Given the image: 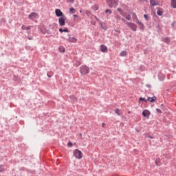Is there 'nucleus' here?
Instances as JSON below:
<instances>
[{"label": "nucleus", "instance_id": "nucleus-1", "mask_svg": "<svg viewBox=\"0 0 176 176\" xmlns=\"http://www.w3.org/2000/svg\"><path fill=\"white\" fill-rule=\"evenodd\" d=\"M106 2L108 6L111 8H116L118 7V5H119V1L118 0H106Z\"/></svg>", "mask_w": 176, "mask_h": 176}, {"label": "nucleus", "instance_id": "nucleus-2", "mask_svg": "<svg viewBox=\"0 0 176 176\" xmlns=\"http://www.w3.org/2000/svg\"><path fill=\"white\" fill-rule=\"evenodd\" d=\"M80 72L81 75H86L90 72V68L87 65H82L80 67Z\"/></svg>", "mask_w": 176, "mask_h": 176}, {"label": "nucleus", "instance_id": "nucleus-3", "mask_svg": "<svg viewBox=\"0 0 176 176\" xmlns=\"http://www.w3.org/2000/svg\"><path fill=\"white\" fill-rule=\"evenodd\" d=\"M73 153L76 159H82L83 157V154L82 153V151H80V150L75 149Z\"/></svg>", "mask_w": 176, "mask_h": 176}, {"label": "nucleus", "instance_id": "nucleus-4", "mask_svg": "<svg viewBox=\"0 0 176 176\" xmlns=\"http://www.w3.org/2000/svg\"><path fill=\"white\" fill-rule=\"evenodd\" d=\"M65 20H67V17H65V16H60L58 19L59 25H60L61 27H63V25H65Z\"/></svg>", "mask_w": 176, "mask_h": 176}, {"label": "nucleus", "instance_id": "nucleus-5", "mask_svg": "<svg viewBox=\"0 0 176 176\" xmlns=\"http://www.w3.org/2000/svg\"><path fill=\"white\" fill-rule=\"evenodd\" d=\"M128 27H129V28H131L132 31H134V32L137 31V25H135V23L130 22L129 23H128Z\"/></svg>", "mask_w": 176, "mask_h": 176}, {"label": "nucleus", "instance_id": "nucleus-6", "mask_svg": "<svg viewBox=\"0 0 176 176\" xmlns=\"http://www.w3.org/2000/svg\"><path fill=\"white\" fill-rule=\"evenodd\" d=\"M55 14L57 17H63L65 16L64 14L61 12V10L60 9H56L55 10Z\"/></svg>", "mask_w": 176, "mask_h": 176}, {"label": "nucleus", "instance_id": "nucleus-7", "mask_svg": "<svg viewBox=\"0 0 176 176\" xmlns=\"http://www.w3.org/2000/svg\"><path fill=\"white\" fill-rule=\"evenodd\" d=\"M137 24H138V27L141 31H144L145 30V26L142 22L140 21V20L137 19Z\"/></svg>", "mask_w": 176, "mask_h": 176}, {"label": "nucleus", "instance_id": "nucleus-8", "mask_svg": "<svg viewBox=\"0 0 176 176\" xmlns=\"http://www.w3.org/2000/svg\"><path fill=\"white\" fill-rule=\"evenodd\" d=\"M67 41L68 42H70V43H76V42H78V38L75 37H69Z\"/></svg>", "mask_w": 176, "mask_h": 176}, {"label": "nucleus", "instance_id": "nucleus-9", "mask_svg": "<svg viewBox=\"0 0 176 176\" xmlns=\"http://www.w3.org/2000/svg\"><path fill=\"white\" fill-rule=\"evenodd\" d=\"M100 50L102 53H107L108 52V47L105 45H101Z\"/></svg>", "mask_w": 176, "mask_h": 176}, {"label": "nucleus", "instance_id": "nucleus-10", "mask_svg": "<svg viewBox=\"0 0 176 176\" xmlns=\"http://www.w3.org/2000/svg\"><path fill=\"white\" fill-rule=\"evenodd\" d=\"M38 14L36 12H32L29 14L28 19L29 20H34V19L36 18Z\"/></svg>", "mask_w": 176, "mask_h": 176}, {"label": "nucleus", "instance_id": "nucleus-11", "mask_svg": "<svg viewBox=\"0 0 176 176\" xmlns=\"http://www.w3.org/2000/svg\"><path fill=\"white\" fill-rule=\"evenodd\" d=\"M142 116L144 117V118H146L149 116H151V111H149V110L148 109H145L142 111Z\"/></svg>", "mask_w": 176, "mask_h": 176}, {"label": "nucleus", "instance_id": "nucleus-12", "mask_svg": "<svg viewBox=\"0 0 176 176\" xmlns=\"http://www.w3.org/2000/svg\"><path fill=\"white\" fill-rule=\"evenodd\" d=\"M162 42H164V43H166L167 45H170V43L171 42V40L168 37L162 38Z\"/></svg>", "mask_w": 176, "mask_h": 176}, {"label": "nucleus", "instance_id": "nucleus-13", "mask_svg": "<svg viewBox=\"0 0 176 176\" xmlns=\"http://www.w3.org/2000/svg\"><path fill=\"white\" fill-rule=\"evenodd\" d=\"M147 100L150 101V102H155V101H156V96L148 97Z\"/></svg>", "mask_w": 176, "mask_h": 176}, {"label": "nucleus", "instance_id": "nucleus-14", "mask_svg": "<svg viewBox=\"0 0 176 176\" xmlns=\"http://www.w3.org/2000/svg\"><path fill=\"white\" fill-rule=\"evenodd\" d=\"M142 102H148V99H146L145 98L140 97L139 98V103Z\"/></svg>", "mask_w": 176, "mask_h": 176}, {"label": "nucleus", "instance_id": "nucleus-15", "mask_svg": "<svg viewBox=\"0 0 176 176\" xmlns=\"http://www.w3.org/2000/svg\"><path fill=\"white\" fill-rule=\"evenodd\" d=\"M59 32H69V30L67 28H65V29L59 28Z\"/></svg>", "mask_w": 176, "mask_h": 176}, {"label": "nucleus", "instance_id": "nucleus-16", "mask_svg": "<svg viewBox=\"0 0 176 176\" xmlns=\"http://www.w3.org/2000/svg\"><path fill=\"white\" fill-rule=\"evenodd\" d=\"M21 28L23 30H25L26 31H30V30H31V26H25V25H23Z\"/></svg>", "mask_w": 176, "mask_h": 176}, {"label": "nucleus", "instance_id": "nucleus-17", "mask_svg": "<svg viewBox=\"0 0 176 176\" xmlns=\"http://www.w3.org/2000/svg\"><path fill=\"white\" fill-rule=\"evenodd\" d=\"M171 6L173 9H176V0H171Z\"/></svg>", "mask_w": 176, "mask_h": 176}, {"label": "nucleus", "instance_id": "nucleus-18", "mask_svg": "<svg viewBox=\"0 0 176 176\" xmlns=\"http://www.w3.org/2000/svg\"><path fill=\"white\" fill-rule=\"evenodd\" d=\"M156 166H160L162 164H160V158H157L155 161Z\"/></svg>", "mask_w": 176, "mask_h": 176}, {"label": "nucleus", "instance_id": "nucleus-19", "mask_svg": "<svg viewBox=\"0 0 176 176\" xmlns=\"http://www.w3.org/2000/svg\"><path fill=\"white\" fill-rule=\"evenodd\" d=\"M58 50L60 53H65V48L63 46H60L58 48Z\"/></svg>", "mask_w": 176, "mask_h": 176}, {"label": "nucleus", "instance_id": "nucleus-20", "mask_svg": "<svg viewBox=\"0 0 176 176\" xmlns=\"http://www.w3.org/2000/svg\"><path fill=\"white\" fill-rule=\"evenodd\" d=\"M150 4L151 6H157V4L155 0H150Z\"/></svg>", "mask_w": 176, "mask_h": 176}, {"label": "nucleus", "instance_id": "nucleus-21", "mask_svg": "<svg viewBox=\"0 0 176 176\" xmlns=\"http://www.w3.org/2000/svg\"><path fill=\"white\" fill-rule=\"evenodd\" d=\"M115 19L117 21H120V20H122V16H120V15L116 14Z\"/></svg>", "mask_w": 176, "mask_h": 176}, {"label": "nucleus", "instance_id": "nucleus-22", "mask_svg": "<svg viewBox=\"0 0 176 176\" xmlns=\"http://www.w3.org/2000/svg\"><path fill=\"white\" fill-rule=\"evenodd\" d=\"M157 16H163V11L161 10L160 9H159V10L157 11Z\"/></svg>", "mask_w": 176, "mask_h": 176}, {"label": "nucleus", "instance_id": "nucleus-23", "mask_svg": "<svg viewBox=\"0 0 176 176\" xmlns=\"http://www.w3.org/2000/svg\"><path fill=\"white\" fill-rule=\"evenodd\" d=\"M120 56H122V57H126V56H127V52H126V51H122V52L120 53Z\"/></svg>", "mask_w": 176, "mask_h": 176}, {"label": "nucleus", "instance_id": "nucleus-24", "mask_svg": "<svg viewBox=\"0 0 176 176\" xmlns=\"http://www.w3.org/2000/svg\"><path fill=\"white\" fill-rule=\"evenodd\" d=\"M76 10L75 9V8H69V12L70 13H76Z\"/></svg>", "mask_w": 176, "mask_h": 176}, {"label": "nucleus", "instance_id": "nucleus-25", "mask_svg": "<svg viewBox=\"0 0 176 176\" xmlns=\"http://www.w3.org/2000/svg\"><path fill=\"white\" fill-rule=\"evenodd\" d=\"M5 171V167L3 165H0V173H3Z\"/></svg>", "mask_w": 176, "mask_h": 176}, {"label": "nucleus", "instance_id": "nucleus-26", "mask_svg": "<svg viewBox=\"0 0 176 176\" xmlns=\"http://www.w3.org/2000/svg\"><path fill=\"white\" fill-rule=\"evenodd\" d=\"M121 21H123V23H124L125 24H126V25H129V24H130V22H127V20L124 19V18H122Z\"/></svg>", "mask_w": 176, "mask_h": 176}, {"label": "nucleus", "instance_id": "nucleus-27", "mask_svg": "<svg viewBox=\"0 0 176 176\" xmlns=\"http://www.w3.org/2000/svg\"><path fill=\"white\" fill-rule=\"evenodd\" d=\"M115 112H116V113L118 116H120V110H119V109H116V110H115Z\"/></svg>", "mask_w": 176, "mask_h": 176}, {"label": "nucleus", "instance_id": "nucleus-28", "mask_svg": "<svg viewBox=\"0 0 176 176\" xmlns=\"http://www.w3.org/2000/svg\"><path fill=\"white\" fill-rule=\"evenodd\" d=\"M105 13H109V14H112V10H111L109 9H107L105 10Z\"/></svg>", "mask_w": 176, "mask_h": 176}, {"label": "nucleus", "instance_id": "nucleus-29", "mask_svg": "<svg viewBox=\"0 0 176 176\" xmlns=\"http://www.w3.org/2000/svg\"><path fill=\"white\" fill-rule=\"evenodd\" d=\"M47 76L48 78H52V77L53 76V73H52V72H48V73L47 74Z\"/></svg>", "mask_w": 176, "mask_h": 176}, {"label": "nucleus", "instance_id": "nucleus-30", "mask_svg": "<svg viewBox=\"0 0 176 176\" xmlns=\"http://www.w3.org/2000/svg\"><path fill=\"white\" fill-rule=\"evenodd\" d=\"M117 10L120 12L121 16H123V10L122 8H118Z\"/></svg>", "mask_w": 176, "mask_h": 176}, {"label": "nucleus", "instance_id": "nucleus-31", "mask_svg": "<svg viewBox=\"0 0 176 176\" xmlns=\"http://www.w3.org/2000/svg\"><path fill=\"white\" fill-rule=\"evenodd\" d=\"M92 9H94V10H98V6L94 5L92 6Z\"/></svg>", "mask_w": 176, "mask_h": 176}, {"label": "nucleus", "instance_id": "nucleus-32", "mask_svg": "<svg viewBox=\"0 0 176 176\" xmlns=\"http://www.w3.org/2000/svg\"><path fill=\"white\" fill-rule=\"evenodd\" d=\"M144 17L146 21L149 20V16H148V14H144Z\"/></svg>", "mask_w": 176, "mask_h": 176}, {"label": "nucleus", "instance_id": "nucleus-33", "mask_svg": "<svg viewBox=\"0 0 176 176\" xmlns=\"http://www.w3.org/2000/svg\"><path fill=\"white\" fill-rule=\"evenodd\" d=\"M73 144H72V142H69L68 143H67V146L69 147V148H72V146H73Z\"/></svg>", "mask_w": 176, "mask_h": 176}, {"label": "nucleus", "instance_id": "nucleus-34", "mask_svg": "<svg viewBox=\"0 0 176 176\" xmlns=\"http://www.w3.org/2000/svg\"><path fill=\"white\" fill-rule=\"evenodd\" d=\"M75 0H67V3H74Z\"/></svg>", "mask_w": 176, "mask_h": 176}, {"label": "nucleus", "instance_id": "nucleus-35", "mask_svg": "<svg viewBox=\"0 0 176 176\" xmlns=\"http://www.w3.org/2000/svg\"><path fill=\"white\" fill-rule=\"evenodd\" d=\"M69 98H70V100H77L76 97H75V96H74V95L70 96Z\"/></svg>", "mask_w": 176, "mask_h": 176}, {"label": "nucleus", "instance_id": "nucleus-36", "mask_svg": "<svg viewBox=\"0 0 176 176\" xmlns=\"http://www.w3.org/2000/svg\"><path fill=\"white\" fill-rule=\"evenodd\" d=\"M125 19H126V20H131V16H130V14H129V15H127V16L125 17Z\"/></svg>", "mask_w": 176, "mask_h": 176}, {"label": "nucleus", "instance_id": "nucleus-37", "mask_svg": "<svg viewBox=\"0 0 176 176\" xmlns=\"http://www.w3.org/2000/svg\"><path fill=\"white\" fill-rule=\"evenodd\" d=\"M156 112H157V113H162V110H160V109H156Z\"/></svg>", "mask_w": 176, "mask_h": 176}, {"label": "nucleus", "instance_id": "nucleus-38", "mask_svg": "<svg viewBox=\"0 0 176 176\" xmlns=\"http://www.w3.org/2000/svg\"><path fill=\"white\" fill-rule=\"evenodd\" d=\"M45 32H46V34H47L48 35H50V34H52V32H50V30H47L45 31Z\"/></svg>", "mask_w": 176, "mask_h": 176}, {"label": "nucleus", "instance_id": "nucleus-39", "mask_svg": "<svg viewBox=\"0 0 176 176\" xmlns=\"http://www.w3.org/2000/svg\"><path fill=\"white\" fill-rule=\"evenodd\" d=\"M146 86L148 89H151V87H152V85H151V84H146Z\"/></svg>", "mask_w": 176, "mask_h": 176}, {"label": "nucleus", "instance_id": "nucleus-40", "mask_svg": "<svg viewBox=\"0 0 176 176\" xmlns=\"http://www.w3.org/2000/svg\"><path fill=\"white\" fill-rule=\"evenodd\" d=\"M116 32H118V34H120V30H115Z\"/></svg>", "mask_w": 176, "mask_h": 176}, {"label": "nucleus", "instance_id": "nucleus-41", "mask_svg": "<svg viewBox=\"0 0 176 176\" xmlns=\"http://www.w3.org/2000/svg\"><path fill=\"white\" fill-rule=\"evenodd\" d=\"M114 36L118 37V36H119V34H118V33H114Z\"/></svg>", "mask_w": 176, "mask_h": 176}, {"label": "nucleus", "instance_id": "nucleus-42", "mask_svg": "<svg viewBox=\"0 0 176 176\" xmlns=\"http://www.w3.org/2000/svg\"><path fill=\"white\" fill-rule=\"evenodd\" d=\"M175 25V21H173L172 23V27H174Z\"/></svg>", "mask_w": 176, "mask_h": 176}, {"label": "nucleus", "instance_id": "nucleus-43", "mask_svg": "<svg viewBox=\"0 0 176 176\" xmlns=\"http://www.w3.org/2000/svg\"><path fill=\"white\" fill-rule=\"evenodd\" d=\"M28 39H29V41H32V37H28Z\"/></svg>", "mask_w": 176, "mask_h": 176}, {"label": "nucleus", "instance_id": "nucleus-44", "mask_svg": "<svg viewBox=\"0 0 176 176\" xmlns=\"http://www.w3.org/2000/svg\"><path fill=\"white\" fill-rule=\"evenodd\" d=\"M147 0H140V2H146Z\"/></svg>", "mask_w": 176, "mask_h": 176}, {"label": "nucleus", "instance_id": "nucleus-45", "mask_svg": "<svg viewBox=\"0 0 176 176\" xmlns=\"http://www.w3.org/2000/svg\"><path fill=\"white\" fill-rule=\"evenodd\" d=\"M74 19H76V17H78V15L74 14Z\"/></svg>", "mask_w": 176, "mask_h": 176}, {"label": "nucleus", "instance_id": "nucleus-46", "mask_svg": "<svg viewBox=\"0 0 176 176\" xmlns=\"http://www.w3.org/2000/svg\"><path fill=\"white\" fill-rule=\"evenodd\" d=\"M164 107V104H161V108H163Z\"/></svg>", "mask_w": 176, "mask_h": 176}, {"label": "nucleus", "instance_id": "nucleus-47", "mask_svg": "<svg viewBox=\"0 0 176 176\" xmlns=\"http://www.w3.org/2000/svg\"><path fill=\"white\" fill-rule=\"evenodd\" d=\"M102 127H104V126H105V123H102Z\"/></svg>", "mask_w": 176, "mask_h": 176}, {"label": "nucleus", "instance_id": "nucleus-48", "mask_svg": "<svg viewBox=\"0 0 176 176\" xmlns=\"http://www.w3.org/2000/svg\"><path fill=\"white\" fill-rule=\"evenodd\" d=\"M87 14H90V12H87Z\"/></svg>", "mask_w": 176, "mask_h": 176}, {"label": "nucleus", "instance_id": "nucleus-49", "mask_svg": "<svg viewBox=\"0 0 176 176\" xmlns=\"http://www.w3.org/2000/svg\"><path fill=\"white\" fill-rule=\"evenodd\" d=\"M148 138H153L152 136L148 137Z\"/></svg>", "mask_w": 176, "mask_h": 176}, {"label": "nucleus", "instance_id": "nucleus-50", "mask_svg": "<svg viewBox=\"0 0 176 176\" xmlns=\"http://www.w3.org/2000/svg\"><path fill=\"white\" fill-rule=\"evenodd\" d=\"M128 113H130V111H129Z\"/></svg>", "mask_w": 176, "mask_h": 176}]
</instances>
